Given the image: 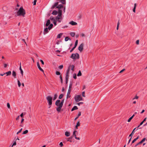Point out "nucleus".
Wrapping results in <instances>:
<instances>
[{"label": "nucleus", "instance_id": "nucleus-30", "mask_svg": "<svg viewBox=\"0 0 147 147\" xmlns=\"http://www.w3.org/2000/svg\"><path fill=\"white\" fill-rule=\"evenodd\" d=\"M70 35L72 37H74L75 35V33L74 32H71L70 34Z\"/></svg>", "mask_w": 147, "mask_h": 147}, {"label": "nucleus", "instance_id": "nucleus-63", "mask_svg": "<svg viewBox=\"0 0 147 147\" xmlns=\"http://www.w3.org/2000/svg\"><path fill=\"white\" fill-rule=\"evenodd\" d=\"M78 40H76L75 42V44L76 45H77L78 44Z\"/></svg>", "mask_w": 147, "mask_h": 147}, {"label": "nucleus", "instance_id": "nucleus-20", "mask_svg": "<svg viewBox=\"0 0 147 147\" xmlns=\"http://www.w3.org/2000/svg\"><path fill=\"white\" fill-rule=\"evenodd\" d=\"M50 24V20H47V22L45 26H48Z\"/></svg>", "mask_w": 147, "mask_h": 147}, {"label": "nucleus", "instance_id": "nucleus-29", "mask_svg": "<svg viewBox=\"0 0 147 147\" xmlns=\"http://www.w3.org/2000/svg\"><path fill=\"white\" fill-rule=\"evenodd\" d=\"M57 94H55L54 95V97L53 98V100H55L57 98Z\"/></svg>", "mask_w": 147, "mask_h": 147}, {"label": "nucleus", "instance_id": "nucleus-43", "mask_svg": "<svg viewBox=\"0 0 147 147\" xmlns=\"http://www.w3.org/2000/svg\"><path fill=\"white\" fill-rule=\"evenodd\" d=\"M73 78L74 79H76L77 78V76L76 74H74L73 75Z\"/></svg>", "mask_w": 147, "mask_h": 147}, {"label": "nucleus", "instance_id": "nucleus-22", "mask_svg": "<svg viewBox=\"0 0 147 147\" xmlns=\"http://www.w3.org/2000/svg\"><path fill=\"white\" fill-rule=\"evenodd\" d=\"M80 123L79 121H78L76 123V129H78V127L80 126Z\"/></svg>", "mask_w": 147, "mask_h": 147}, {"label": "nucleus", "instance_id": "nucleus-45", "mask_svg": "<svg viewBox=\"0 0 147 147\" xmlns=\"http://www.w3.org/2000/svg\"><path fill=\"white\" fill-rule=\"evenodd\" d=\"M85 91H84V92H83L82 93V96L84 97H85Z\"/></svg>", "mask_w": 147, "mask_h": 147}, {"label": "nucleus", "instance_id": "nucleus-53", "mask_svg": "<svg viewBox=\"0 0 147 147\" xmlns=\"http://www.w3.org/2000/svg\"><path fill=\"white\" fill-rule=\"evenodd\" d=\"M83 102H79V103H78L77 104L79 106H80V104H83Z\"/></svg>", "mask_w": 147, "mask_h": 147}, {"label": "nucleus", "instance_id": "nucleus-32", "mask_svg": "<svg viewBox=\"0 0 147 147\" xmlns=\"http://www.w3.org/2000/svg\"><path fill=\"white\" fill-rule=\"evenodd\" d=\"M65 41H67L68 40H71V39L69 38L68 37H66L65 39Z\"/></svg>", "mask_w": 147, "mask_h": 147}, {"label": "nucleus", "instance_id": "nucleus-46", "mask_svg": "<svg viewBox=\"0 0 147 147\" xmlns=\"http://www.w3.org/2000/svg\"><path fill=\"white\" fill-rule=\"evenodd\" d=\"M22 130V128L20 129V130L17 133V134H18L19 133H20L21 132Z\"/></svg>", "mask_w": 147, "mask_h": 147}, {"label": "nucleus", "instance_id": "nucleus-39", "mask_svg": "<svg viewBox=\"0 0 147 147\" xmlns=\"http://www.w3.org/2000/svg\"><path fill=\"white\" fill-rule=\"evenodd\" d=\"M119 20L118 22L117 23V30H118L119 29Z\"/></svg>", "mask_w": 147, "mask_h": 147}, {"label": "nucleus", "instance_id": "nucleus-51", "mask_svg": "<svg viewBox=\"0 0 147 147\" xmlns=\"http://www.w3.org/2000/svg\"><path fill=\"white\" fill-rule=\"evenodd\" d=\"M142 144V142H139V143H138V144H136L135 146V147H136L138 145L140 144Z\"/></svg>", "mask_w": 147, "mask_h": 147}, {"label": "nucleus", "instance_id": "nucleus-31", "mask_svg": "<svg viewBox=\"0 0 147 147\" xmlns=\"http://www.w3.org/2000/svg\"><path fill=\"white\" fill-rule=\"evenodd\" d=\"M72 138V136H71V137L69 138H67V141H69L70 142H72V141L71 140H71Z\"/></svg>", "mask_w": 147, "mask_h": 147}, {"label": "nucleus", "instance_id": "nucleus-48", "mask_svg": "<svg viewBox=\"0 0 147 147\" xmlns=\"http://www.w3.org/2000/svg\"><path fill=\"white\" fill-rule=\"evenodd\" d=\"M146 140V138H144L140 142H141L142 143L143 142L145 141Z\"/></svg>", "mask_w": 147, "mask_h": 147}, {"label": "nucleus", "instance_id": "nucleus-26", "mask_svg": "<svg viewBox=\"0 0 147 147\" xmlns=\"http://www.w3.org/2000/svg\"><path fill=\"white\" fill-rule=\"evenodd\" d=\"M53 26V24H50L49 25V26L48 28L49 30H51Z\"/></svg>", "mask_w": 147, "mask_h": 147}, {"label": "nucleus", "instance_id": "nucleus-50", "mask_svg": "<svg viewBox=\"0 0 147 147\" xmlns=\"http://www.w3.org/2000/svg\"><path fill=\"white\" fill-rule=\"evenodd\" d=\"M7 107L9 109L10 108V104L9 103H7Z\"/></svg>", "mask_w": 147, "mask_h": 147}, {"label": "nucleus", "instance_id": "nucleus-27", "mask_svg": "<svg viewBox=\"0 0 147 147\" xmlns=\"http://www.w3.org/2000/svg\"><path fill=\"white\" fill-rule=\"evenodd\" d=\"M78 109V107L76 106H74L72 109L71 111H73L74 110H77Z\"/></svg>", "mask_w": 147, "mask_h": 147}, {"label": "nucleus", "instance_id": "nucleus-61", "mask_svg": "<svg viewBox=\"0 0 147 147\" xmlns=\"http://www.w3.org/2000/svg\"><path fill=\"white\" fill-rule=\"evenodd\" d=\"M81 115V112H78V117H79Z\"/></svg>", "mask_w": 147, "mask_h": 147}, {"label": "nucleus", "instance_id": "nucleus-7", "mask_svg": "<svg viewBox=\"0 0 147 147\" xmlns=\"http://www.w3.org/2000/svg\"><path fill=\"white\" fill-rule=\"evenodd\" d=\"M76 102L82 100L83 98L80 95H76L74 98Z\"/></svg>", "mask_w": 147, "mask_h": 147}, {"label": "nucleus", "instance_id": "nucleus-28", "mask_svg": "<svg viewBox=\"0 0 147 147\" xmlns=\"http://www.w3.org/2000/svg\"><path fill=\"white\" fill-rule=\"evenodd\" d=\"M63 33H61L59 34H58L57 36V38H61V36L63 35Z\"/></svg>", "mask_w": 147, "mask_h": 147}, {"label": "nucleus", "instance_id": "nucleus-62", "mask_svg": "<svg viewBox=\"0 0 147 147\" xmlns=\"http://www.w3.org/2000/svg\"><path fill=\"white\" fill-rule=\"evenodd\" d=\"M68 79L65 78V83L67 84L68 83Z\"/></svg>", "mask_w": 147, "mask_h": 147}, {"label": "nucleus", "instance_id": "nucleus-15", "mask_svg": "<svg viewBox=\"0 0 147 147\" xmlns=\"http://www.w3.org/2000/svg\"><path fill=\"white\" fill-rule=\"evenodd\" d=\"M71 90H68V91L67 95V98H70L71 96L69 95L71 92Z\"/></svg>", "mask_w": 147, "mask_h": 147}, {"label": "nucleus", "instance_id": "nucleus-38", "mask_svg": "<svg viewBox=\"0 0 147 147\" xmlns=\"http://www.w3.org/2000/svg\"><path fill=\"white\" fill-rule=\"evenodd\" d=\"M63 94H61L59 96V99H61L62 98V97H63Z\"/></svg>", "mask_w": 147, "mask_h": 147}, {"label": "nucleus", "instance_id": "nucleus-21", "mask_svg": "<svg viewBox=\"0 0 147 147\" xmlns=\"http://www.w3.org/2000/svg\"><path fill=\"white\" fill-rule=\"evenodd\" d=\"M136 128H135L134 129V130H133L132 131V132L131 133V134H130L129 136V137H132V136L133 135H134V131L136 129Z\"/></svg>", "mask_w": 147, "mask_h": 147}, {"label": "nucleus", "instance_id": "nucleus-12", "mask_svg": "<svg viewBox=\"0 0 147 147\" xmlns=\"http://www.w3.org/2000/svg\"><path fill=\"white\" fill-rule=\"evenodd\" d=\"M37 65L39 69L41 71L43 72H44L43 70L40 67L39 62H37Z\"/></svg>", "mask_w": 147, "mask_h": 147}, {"label": "nucleus", "instance_id": "nucleus-4", "mask_svg": "<svg viewBox=\"0 0 147 147\" xmlns=\"http://www.w3.org/2000/svg\"><path fill=\"white\" fill-rule=\"evenodd\" d=\"M62 18H61L57 16L53 17V16H51L50 18V20L52 21L53 22L55 20L59 22H61V21Z\"/></svg>", "mask_w": 147, "mask_h": 147}, {"label": "nucleus", "instance_id": "nucleus-11", "mask_svg": "<svg viewBox=\"0 0 147 147\" xmlns=\"http://www.w3.org/2000/svg\"><path fill=\"white\" fill-rule=\"evenodd\" d=\"M57 1L56 2H58V5L59 3L60 2L62 4H65V0H56Z\"/></svg>", "mask_w": 147, "mask_h": 147}, {"label": "nucleus", "instance_id": "nucleus-59", "mask_svg": "<svg viewBox=\"0 0 147 147\" xmlns=\"http://www.w3.org/2000/svg\"><path fill=\"white\" fill-rule=\"evenodd\" d=\"M139 40H137V41L136 42V44L137 45H138L139 44Z\"/></svg>", "mask_w": 147, "mask_h": 147}, {"label": "nucleus", "instance_id": "nucleus-13", "mask_svg": "<svg viewBox=\"0 0 147 147\" xmlns=\"http://www.w3.org/2000/svg\"><path fill=\"white\" fill-rule=\"evenodd\" d=\"M69 24L71 25H72L74 26L77 24V23L75 22L72 21L69 22Z\"/></svg>", "mask_w": 147, "mask_h": 147}, {"label": "nucleus", "instance_id": "nucleus-37", "mask_svg": "<svg viewBox=\"0 0 147 147\" xmlns=\"http://www.w3.org/2000/svg\"><path fill=\"white\" fill-rule=\"evenodd\" d=\"M59 78L60 79L61 82V83L62 84L63 83V80H62V78L61 75H60V76Z\"/></svg>", "mask_w": 147, "mask_h": 147}, {"label": "nucleus", "instance_id": "nucleus-9", "mask_svg": "<svg viewBox=\"0 0 147 147\" xmlns=\"http://www.w3.org/2000/svg\"><path fill=\"white\" fill-rule=\"evenodd\" d=\"M76 133H78L77 131L76 130L74 131L73 132V134L72 136V137L74 136L76 139L79 140H80V138L78 137H77L76 136Z\"/></svg>", "mask_w": 147, "mask_h": 147}, {"label": "nucleus", "instance_id": "nucleus-10", "mask_svg": "<svg viewBox=\"0 0 147 147\" xmlns=\"http://www.w3.org/2000/svg\"><path fill=\"white\" fill-rule=\"evenodd\" d=\"M70 67H71L70 66H69L67 70V71H66V74L65 78H67V79L69 78V70L70 69Z\"/></svg>", "mask_w": 147, "mask_h": 147}, {"label": "nucleus", "instance_id": "nucleus-52", "mask_svg": "<svg viewBox=\"0 0 147 147\" xmlns=\"http://www.w3.org/2000/svg\"><path fill=\"white\" fill-rule=\"evenodd\" d=\"M64 101V99L62 100V101H61V102H60V103L61 104H62L63 105Z\"/></svg>", "mask_w": 147, "mask_h": 147}, {"label": "nucleus", "instance_id": "nucleus-33", "mask_svg": "<svg viewBox=\"0 0 147 147\" xmlns=\"http://www.w3.org/2000/svg\"><path fill=\"white\" fill-rule=\"evenodd\" d=\"M82 73L81 72V71L80 70L79 72H78V74H77V76H82Z\"/></svg>", "mask_w": 147, "mask_h": 147}, {"label": "nucleus", "instance_id": "nucleus-18", "mask_svg": "<svg viewBox=\"0 0 147 147\" xmlns=\"http://www.w3.org/2000/svg\"><path fill=\"white\" fill-rule=\"evenodd\" d=\"M5 73V74H6V76H10L11 74V71H9L8 72H6Z\"/></svg>", "mask_w": 147, "mask_h": 147}, {"label": "nucleus", "instance_id": "nucleus-55", "mask_svg": "<svg viewBox=\"0 0 147 147\" xmlns=\"http://www.w3.org/2000/svg\"><path fill=\"white\" fill-rule=\"evenodd\" d=\"M59 145L61 147H62L63 146V144L62 142H61L59 144Z\"/></svg>", "mask_w": 147, "mask_h": 147}, {"label": "nucleus", "instance_id": "nucleus-5", "mask_svg": "<svg viewBox=\"0 0 147 147\" xmlns=\"http://www.w3.org/2000/svg\"><path fill=\"white\" fill-rule=\"evenodd\" d=\"M79 55L78 53H73L70 56L71 58L74 59H79Z\"/></svg>", "mask_w": 147, "mask_h": 147}, {"label": "nucleus", "instance_id": "nucleus-41", "mask_svg": "<svg viewBox=\"0 0 147 147\" xmlns=\"http://www.w3.org/2000/svg\"><path fill=\"white\" fill-rule=\"evenodd\" d=\"M138 97H139L138 96H136L134 98L132 99V100H134L135 99H138Z\"/></svg>", "mask_w": 147, "mask_h": 147}, {"label": "nucleus", "instance_id": "nucleus-60", "mask_svg": "<svg viewBox=\"0 0 147 147\" xmlns=\"http://www.w3.org/2000/svg\"><path fill=\"white\" fill-rule=\"evenodd\" d=\"M40 61L41 62L42 64V65H44V61H42V60H40Z\"/></svg>", "mask_w": 147, "mask_h": 147}, {"label": "nucleus", "instance_id": "nucleus-49", "mask_svg": "<svg viewBox=\"0 0 147 147\" xmlns=\"http://www.w3.org/2000/svg\"><path fill=\"white\" fill-rule=\"evenodd\" d=\"M63 65H60V66H59V69H61L63 68Z\"/></svg>", "mask_w": 147, "mask_h": 147}, {"label": "nucleus", "instance_id": "nucleus-44", "mask_svg": "<svg viewBox=\"0 0 147 147\" xmlns=\"http://www.w3.org/2000/svg\"><path fill=\"white\" fill-rule=\"evenodd\" d=\"M80 36L82 37H84L85 36V35L84 33H82L80 34Z\"/></svg>", "mask_w": 147, "mask_h": 147}, {"label": "nucleus", "instance_id": "nucleus-54", "mask_svg": "<svg viewBox=\"0 0 147 147\" xmlns=\"http://www.w3.org/2000/svg\"><path fill=\"white\" fill-rule=\"evenodd\" d=\"M7 66V64L6 63H4V68H6Z\"/></svg>", "mask_w": 147, "mask_h": 147}, {"label": "nucleus", "instance_id": "nucleus-47", "mask_svg": "<svg viewBox=\"0 0 147 147\" xmlns=\"http://www.w3.org/2000/svg\"><path fill=\"white\" fill-rule=\"evenodd\" d=\"M71 70L73 71H74V65H71Z\"/></svg>", "mask_w": 147, "mask_h": 147}, {"label": "nucleus", "instance_id": "nucleus-2", "mask_svg": "<svg viewBox=\"0 0 147 147\" xmlns=\"http://www.w3.org/2000/svg\"><path fill=\"white\" fill-rule=\"evenodd\" d=\"M60 102V100H57L55 102V105L57 106L56 109V110L58 112H60L61 109L63 106Z\"/></svg>", "mask_w": 147, "mask_h": 147}, {"label": "nucleus", "instance_id": "nucleus-24", "mask_svg": "<svg viewBox=\"0 0 147 147\" xmlns=\"http://www.w3.org/2000/svg\"><path fill=\"white\" fill-rule=\"evenodd\" d=\"M16 72L14 71H12V76L14 78H16Z\"/></svg>", "mask_w": 147, "mask_h": 147}, {"label": "nucleus", "instance_id": "nucleus-58", "mask_svg": "<svg viewBox=\"0 0 147 147\" xmlns=\"http://www.w3.org/2000/svg\"><path fill=\"white\" fill-rule=\"evenodd\" d=\"M16 141H15V142L13 144V145H12V147H13V146H15V145H16Z\"/></svg>", "mask_w": 147, "mask_h": 147}, {"label": "nucleus", "instance_id": "nucleus-19", "mask_svg": "<svg viewBox=\"0 0 147 147\" xmlns=\"http://www.w3.org/2000/svg\"><path fill=\"white\" fill-rule=\"evenodd\" d=\"M58 13V11H57L56 10H54L52 13V14H53V15H56Z\"/></svg>", "mask_w": 147, "mask_h": 147}, {"label": "nucleus", "instance_id": "nucleus-23", "mask_svg": "<svg viewBox=\"0 0 147 147\" xmlns=\"http://www.w3.org/2000/svg\"><path fill=\"white\" fill-rule=\"evenodd\" d=\"M139 138V136H138L136 138L134 139L132 142L131 145H132V144L134 143L135 142H136L137 140H138Z\"/></svg>", "mask_w": 147, "mask_h": 147}, {"label": "nucleus", "instance_id": "nucleus-3", "mask_svg": "<svg viewBox=\"0 0 147 147\" xmlns=\"http://www.w3.org/2000/svg\"><path fill=\"white\" fill-rule=\"evenodd\" d=\"M26 14L25 10L22 7H20L17 12V15L18 16H22L24 17Z\"/></svg>", "mask_w": 147, "mask_h": 147}, {"label": "nucleus", "instance_id": "nucleus-6", "mask_svg": "<svg viewBox=\"0 0 147 147\" xmlns=\"http://www.w3.org/2000/svg\"><path fill=\"white\" fill-rule=\"evenodd\" d=\"M46 99L48 102L49 105L50 106L49 107V108H50L52 104V97L50 96H48L46 97Z\"/></svg>", "mask_w": 147, "mask_h": 147}, {"label": "nucleus", "instance_id": "nucleus-35", "mask_svg": "<svg viewBox=\"0 0 147 147\" xmlns=\"http://www.w3.org/2000/svg\"><path fill=\"white\" fill-rule=\"evenodd\" d=\"M72 83H70V84H69V88L68 90H71V89L72 87Z\"/></svg>", "mask_w": 147, "mask_h": 147}, {"label": "nucleus", "instance_id": "nucleus-40", "mask_svg": "<svg viewBox=\"0 0 147 147\" xmlns=\"http://www.w3.org/2000/svg\"><path fill=\"white\" fill-rule=\"evenodd\" d=\"M18 85L19 87H20V86L21 85V83L19 81V80H18Z\"/></svg>", "mask_w": 147, "mask_h": 147}, {"label": "nucleus", "instance_id": "nucleus-64", "mask_svg": "<svg viewBox=\"0 0 147 147\" xmlns=\"http://www.w3.org/2000/svg\"><path fill=\"white\" fill-rule=\"evenodd\" d=\"M125 70V69H123L122 70H121L120 72L119 73H121L123 71H124Z\"/></svg>", "mask_w": 147, "mask_h": 147}, {"label": "nucleus", "instance_id": "nucleus-16", "mask_svg": "<svg viewBox=\"0 0 147 147\" xmlns=\"http://www.w3.org/2000/svg\"><path fill=\"white\" fill-rule=\"evenodd\" d=\"M20 72L22 74V77L23 76V71L22 70L21 68V63H20Z\"/></svg>", "mask_w": 147, "mask_h": 147}, {"label": "nucleus", "instance_id": "nucleus-42", "mask_svg": "<svg viewBox=\"0 0 147 147\" xmlns=\"http://www.w3.org/2000/svg\"><path fill=\"white\" fill-rule=\"evenodd\" d=\"M57 21L55 20L54 21H53V23L54 24V25L55 26H56L57 24Z\"/></svg>", "mask_w": 147, "mask_h": 147}, {"label": "nucleus", "instance_id": "nucleus-14", "mask_svg": "<svg viewBox=\"0 0 147 147\" xmlns=\"http://www.w3.org/2000/svg\"><path fill=\"white\" fill-rule=\"evenodd\" d=\"M48 28H46L44 29L43 34H46L48 32Z\"/></svg>", "mask_w": 147, "mask_h": 147}, {"label": "nucleus", "instance_id": "nucleus-57", "mask_svg": "<svg viewBox=\"0 0 147 147\" xmlns=\"http://www.w3.org/2000/svg\"><path fill=\"white\" fill-rule=\"evenodd\" d=\"M36 0H34V2H33V5H36Z\"/></svg>", "mask_w": 147, "mask_h": 147}, {"label": "nucleus", "instance_id": "nucleus-56", "mask_svg": "<svg viewBox=\"0 0 147 147\" xmlns=\"http://www.w3.org/2000/svg\"><path fill=\"white\" fill-rule=\"evenodd\" d=\"M132 119V118L130 117L128 120L127 121L129 122H130L131 121V120Z\"/></svg>", "mask_w": 147, "mask_h": 147}, {"label": "nucleus", "instance_id": "nucleus-17", "mask_svg": "<svg viewBox=\"0 0 147 147\" xmlns=\"http://www.w3.org/2000/svg\"><path fill=\"white\" fill-rule=\"evenodd\" d=\"M70 134V132L69 131H66L65 132V135L67 137L69 136Z\"/></svg>", "mask_w": 147, "mask_h": 147}, {"label": "nucleus", "instance_id": "nucleus-34", "mask_svg": "<svg viewBox=\"0 0 147 147\" xmlns=\"http://www.w3.org/2000/svg\"><path fill=\"white\" fill-rule=\"evenodd\" d=\"M28 132V130H25L22 133V134H27Z\"/></svg>", "mask_w": 147, "mask_h": 147}, {"label": "nucleus", "instance_id": "nucleus-8", "mask_svg": "<svg viewBox=\"0 0 147 147\" xmlns=\"http://www.w3.org/2000/svg\"><path fill=\"white\" fill-rule=\"evenodd\" d=\"M84 46V44L83 43L81 44L78 47V50L80 51V52H82L83 49V47Z\"/></svg>", "mask_w": 147, "mask_h": 147}, {"label": "nucleus", "instance_id": "nucleus-1", "mask_svg": "<svg viewBox=\"0 0 147 147\" xmlns=\"http://www.w3.org/2000/svg\"><path fill=\"white\" fill-rule=\"evenodd\" d=\"M55 8L58 9V17H60L61 18H62V10L63 8V5L62 4L58 5V2H56L51 7V9H53Z\"/></svg>", "mask_w": 147, "mask_h": 147}, {"label": "nucleus", "instance_id": "nucleus-36", "mask_svg": "<svg viewBox=\"0 0 147 147\" xmlns=\"http://www.w3.org/2000/svg\"><path fill=\"white\" fill-rule=\"evenodd\" d=\"M55 74L56 75H61L60 72L59 71H56Z\"/></svg>", "mask_w": 147, "mask_h": 147}, {"label": "nucleus", "instance_id": "nucleus-25", "mask_svg": "<svg viewBox=\"0 0 147 147\" xmlns=\"http://www.w3.org/2000/svg\"><path fill=\"white\" fill-rule=\"evenodd\" d=\"M136 3H135L134 4V8H133V11L135 13V11H136Z\"/></svg>", "mask_w": 147, "mask_h": 147}]
</instances>
